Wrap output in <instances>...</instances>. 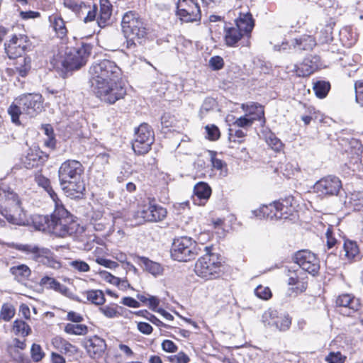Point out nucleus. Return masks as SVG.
<instances>
[{
  "label": "nucleus",
  "mask_w": 363,
  "mask_h": 363,
  "mask_svg": "<svg viewBox=\"0 0 363 363\" xmlns=\"http://www.w3.org/2000/svg\"><path fill=\"white\" fill-rule=\"evenodd\" d=\"M356 101L363 106V81H357L354 84Z\"/></svg>",
  "instance_id": "nucleus-59"
},
{
  "label": "nucleus",
  "mask_w": 363,
  "mask_h": 363,
  "mask_svg": "<svg viewBox=\"0 0 363 363\" xmlns=\"http://www.w3.org/2000/svg\"><path fill=\"white\" fill-rule=\"evenodd\" d=\"M43 110V99L40 94L29 93L19 96L15 103L12 104L8 113L11 116V121L16 125H20L19 116L27 115L33 118Z\"/></svg>",
  "instance_id": "nucleus-4"
},
{
  "label": "nucleus",
  "mask_w": 363,
  "mask_h": 363,
  "mask_svg": "<svg viewBox=\"0 0 363 363\" xmlns=\"http://www.w3.org/2000/svg\"><path fill=\"white\" fill-rule=\"evenodd\" d=\"M16 313L14 306L10 303H4L0 311V319L6 322L11 320Z\"/></svg>",
  "instance_id": "nucleus-48"
},
{
  "label": "nucleus",
  "mask_w": 363,
  "mask_h": 363,
  "mask_svg": "<svg viewBox=\"0 0 363 363\" xmlns=\"http://www.w3.org/2000/svg\"><path fill=\"white\" fill-rule=\"evenodd\" d=\"M291 44L295 48L306 50L312 49L316 45V43L311 35H304L299 38L292 40Z\"/></svg>",
  "instance_id": "nucleus-33"
},
{
  "label": "nucleus",
  "mask_w": 363,
  "mask_h": 363,
  "mask_svg": "<svg viewBox=\"0 0 363 363\" xmlns=\"http://www.w3.org/2000/svg\"><path fill=\"white\" fill-rule=\"evenodd\" d=\"M345 357L340 352H330L325 358L328 363H344Z\"/></svg>",
  "instance_id": "nucleus-61"
},
{
  "label": "nucleus",
  "mask_w": 363,
  "mask_h": 363,
  "mask_svg": "<svg viewBox=\"0 0 363 363\" xmlns=\"http://www.w3.org/2000/svg\"><path fill=\"white\" fill-rule=\"evenodd\" d=\"M35 260L54 269L58 268L60 266V262L54 259L52 252L45 247L40 248Z\"/></svg>",
  "instance_id": "nucleus-28"
},
{
  "label": "nucleus",
  "mask_w": 363,
  "mask_h": 363,
  "mask_svg": "<svg viewBox=\"0 0 363 363\" xmlns=\"http://www.w3.org/2000/svg\"><path fill=\"white\" fill-rule=\"evenodd\" d=\"M194 193L199 199L208 200L211 195V189L206 182H199L194 188Z\"/></svg>",
  "instance_id": "nucleus-41"
},
{
  "label": "nucleus",
  "mask_w": 363,
  "mask_h": 363,
  "mask_svg": "<svg viewBox=\"0 0 363 363\" xmlns=\"http://www.w3.org/2000/svg\"><path fill=\"white\" fill-rule=\"evenodd\" d=\"M207 138L210 140H217L220 135L218 128L215 125H208L206 126Z\"/></svg>",
  "instance_id": "nucleus-58"
},
{
  "label": "nucleus",
  "mask_w": 363,
  "mask_h": 363,
  "mask_svg": "<svg viewBox=\"0 0 363 363\" xmlns=\"http://www.w3.org/2000/svg\"><path fill=\"white\" fill-rule=\"evenodd\" d=\"M162 129L164 132L179 131L182 128V123L174 115L164 113L161 117Z\"/></svg>",
  "instance_id": "nucleus-26"
},
{
  "label": "nucleus",
  "mask_w": 363,
  "mask_h": 363,
  "mask_svg": "<svg viewBox=\"0 0 363 363\" xmlns=\"http://www.w3.org/2000/svg\"><path fill=\"white\" fill-rule=\"evenodd\" d=\"M138 213L145 221L157 222L163 220L166 217L167 210L160 205L150 202Z\"/></svg>",
  "instance_id": "nucleus-17"
},
{
  "label": "nucleus",
  "mask_w": 363,
  "mask_h": 363,
  "mask_svg": "<svg viewBox=\"0 0 363 363\" xmlns=\"http://www.w3.org/2000/svg\"><path fill=\"white\" fill-rule=\"evenodd\" d=\"M201 251L197 242L191 238L182 236L174 240L171 256L179 262H188L194 259Z\"/></svg>",
  "instance_id": "nucleus-8"
},
{
  "label": "nucleus",
  "mask_w": 363,
  "mask_h": 363,
  "mask_svg": "<svg viewBox=\"0 0 363 363\" xmlns=\"http://www.w3.org/2000/svg\"><path fill=\"white\" fill-rule=\"evenodd\" d=\"M50 21L52 23L53 29L55 30L57 35L60 38H63L66 36L67 30L65 26L64 20L57 16H52L50 17Z\"/></svg>",
  "instance_id": "nucleus-38"
},
{
  "label": "nucleus",
  "mask_w": 363,
  "mask_h": 363,
  "mask_svg": "<svg viewBox=\"0 0 363 363\" xmlns=\"http://www.w3.org/2000/svg\"><path fill=\"white\" fill-rule=\"evenodd\" d=\"M51 216L34 215L32 217V223L33 227L43 232L50 231Z\"/></svg>",
  "instance_id": "nucleus-32"
},
{
  "label": "nucleus",
  "mask_w": 363,
  "mask_h": 363,
  "mask_svg": "<svg viewBox=\"0 0 363 363\" xmlns=\"http://www.w3.org/2000/svg\"><path fill=\"white\" fill-rule=\"evenodd\" d=\"M9 211H6L4 215L6 219L11 224L18 225H27L28 220L26 218V215L20 205L14 206L9 208Z\"/></svg>",
  "instance_id": "nucleus-22"
},
{
  "label": "nucleus",
  "mask_w": 363,
  "mask_h": 363,
  "mask_svg": "<svg viewBox=\"0 0 363 363\" xmlns=\"http://www.w3.org/2000/svg\"><path fill=\"white\" fill-rule=\"evenodd\" d=\"M84 2L78 0H64V5L65 7L71 9L72 11H74L77 16L82 7V5Z\"/></svg>",
  "instance_id": "nucleus-55"
},
{
  "label": "nucleus",
  "mask_w": 363,
  "mask_h": 363,
  "mask_svg": "<svg viewBox=\"0 0 363 363\" xmlns=\"http://www.w3.org/2000/svg\"><path fill=\"white\" fill-rule=\"evenodd\" d=\"M241 107L243 111L248 113L247 115L250 117H256L257 120L264 117V108L258 104L254 102L246 104H243Z\"/></svg>",
  "instance_id": "nucleus-39"
},
{
  "label": "nucleus",
  "mask_w": 363,
  "mask_h": 363,
  "mask_svg": "<svg viewBox=\"0 0 363 363\" xmlns=\"http://www.w3.org/2000/svg\"><path fill=\"white\" fill-rule=\"evenodd\" d=\"M121 218V214L119 212L113 213L109 211L94 210L91 215L90 224L96 231H111L117 220Z\"/></svg>",
  "instance_id": "nucleus-11"
},
{
  "label": "nucleus",
  "mask_w": 363,
  "mask_h": 363,
  "mask_svg": "<svg viewBox=\"0 0 363 363\" xmlns=\"http://www.w3.org/2000/svg\"><path fill=\"white\" fill-rule=\"evenodd\" d=\"M135 314L147 319L152 323L155 324L157 326L160 327V326L164 325V323L160 320H159L156 316L151 314L146 310H142V311H137V312H135Z\"/></svg>",
  "instance_id": "nucleus-53"
},
{
  "label": "nucleus",
  "mask_w": 363,
  "mask_h": 363,
  "mask_svg": "<svg viewBox=\"0 0 363 363\" xmlns=\"http://www.w3.org/2000/svg\"><path fill=\"white\" fill-rule=\"evenodd\" d=\"M83 346L89 356L92 359L101 358L106 350L105 340L97 335L85 339Z\"/></svg>",
  "instance_id": "nucleus-16"
},
{
  "label": "nucleus",
  "mask_w": 363,
  "mask_h": 363,
  "mask_svg": "<svg viewBox=\"0 0 363 363\" xmlns=\"http://www.w3.org/2000/svg\"><path fill=\"white\" fill-rule=\"evenodd\" d=\"M276 203L275 201L269 204V205H263L259 208L257 210L252 211V214L253 216L259 218H269L271 220L276 219L278 220L277 213L275 210Z\"/></svg>",
  "instance_id": "nucleus-29"
},
{
  "label": "nucleus",
  "mask_w": 363,
  "mask_h": 363,
  "mask_svg": "<svg viewBox=\"0 0 363 363\" xmlns=\"http://www.w3.org/2000/svg\"><path fill=\"white\" fill-rule=\"evenodd\" d=\"M317 69L316 57H307L301 64L294 65L292 72L298 77H304L309 76Z\"/></svg>",
  "instance_id": "nucleus-23"
},
{
  "label": "nucleus",
  "mask_w": 363,
  "mask_h": 363,
  "mask_svg": "<svg viewBox=\"0 0 363 363\" xmlns=\"http://www.w3.org/2000/svg\"><path fill=\"white\" fill-rule=\"evenodd\" d=\"M4 194L9 208L21 204L18 195L13 191L9 189L4 191Z\"/></svg>",
  "instance_id": "nucleus-50"
},
{
  "label": "nucleus",
  "mask_w": 363,
  "mask_h": 363,
  "mask_svg": "<svg viewBox=\"0 0 363 363\" xmlns=\"http://www.w3.org/2000/svg\"><path fill=\"white\" fill-rule=\"evenodd\" d=\"M330 89L329 82L325 81H318L313 84V89L315 96L319 99L325 98Z\"/></svg>",
  "instance_id": "nucleus-45"
},
{
  "label": "nucleus",
  "mask_w": 363,
  "mask_h": 363,
  "mask_svg": "<svg viewBox=\"0 0 363 363\" xmlns=\"http://www.w3.org/2000/svg\"><path fill=\"white\" fill-rule=\"evenodd\" d=\"M341 188L340 179L335 176L329 175L315 183L313 191L320 197H327L337 195Z\"/></svg>",
  "instance_id": "nucleus-14"
},
{
  "label": "nucleus",
  "mask_w": 363,
  "mask_h": 363,
  "mask_svg": "<svg viewBox=\"0 0 363 363\" xmlns=\"http://www.w3.org/2000/svg\"><path fill=\"white\" fill-rule=\"evenodd\" d=\"M255 293L257 297L264 300H268L272 297V292L269 287L258 286L255 290Z\"/></svg>",
  "instance_id": "nucleus-56"
},
{
  "label": "nucleus",
  "mask_w": 363,
  "mask_h": 363,
  "mask_svg": "<svg viewBox=\"0 0 363 363\" xmlns=\"http://www.w3.org/2000/svg\"><path fill=\"white\" fill-rule=\"evenodd\" d=\"M262 322L267 328L279 331H286L290 328L291 319L288 314L269 308L263 313Z\"/></svg>",
  "instance_id": "nucleus-12"
},
{
  "label": "nucleus",
  "mask_w": 363,
  "mask_h": 363,
  "mask_svg": "<svg viewBox=\"0 0 363 363\" xmlns=\"http://www.w3.org/2000/svg\"><path fill=\"white\" fill-rule=\"evenodd\" d=\"M225 42L228 46H235L245 35L235 26L226 25L224 28Z\"/></svg>",
  "instance_id": "nucleus-27"
},
{
  "label": "nucleus",
  "mask_w": 363,
  "mask_h": 363,
  "mask_svg": "<svg viewBox=\"0 0 363 363\" xmlns=\"http://www.w3.org/2000/svg\"><path fill=\"white\" fill-rule=\"evenodd\" d=\"M13 331L17 335L26 337L31 333V328L24 320L16 319L13 323Z\"/></svg>",
  "instance_id": "nucleus-42"
},
{
  "label": "nucleus",
  "mask_w": 363,
  "mask_h": 363,
  "mask_svg": "<svg viewBox=\"0 0 363 363\" xmlns=\"http://www.w3.org/2000/svg\"><path fill=\"white\" fill-rule=\"evenodd\" d=\"M345 257L350 261L355 260L359 257V249L356 242L347 240L344 242Z\"/></svg>",
  "instance_id": "nucleus-36"
},
{
  "label": "nucleus",
  "mask_w": 363,
  "mask_h": 363,
  "mask_svg": "<svg viewBox=\"0 0 363 363\" xmlns=\"http://www.w3.org/2000/svg\"><path fill=\"white\" fill-rule=\"evenodd\" d=\"M39 284L41 286L47 289L54 290L68 297H69L72 294L68 287L62 284L53 277L45 276L41 278Z\"/></svg>",
  "instance_id": "nucleus-24"
},
{
  "label": "nucleus",
  "mask_w": 363,
  "mask_h": 363,
  "mask_svg": "<svg viewBox=\"0 0 363 363\" xmlns=\"http://www.w3.org/2000/svg\"><path fill=\"white\" fill-rule=\"evenodd\" d=\"M140 260L145 269L153 276L157 277L162 274L163 268L160 264L144 257H140Z\"/></svg>",
  "instance_id": "nucleus-35"
},
{
  "label": "nucleus",
  "mask_w": 363,
  "mask_h": 363,
  "mask_svg": "<svg viewBox=\"0 0 363 363\" xmlns=\"http://www.w3.org/2000/svg\"><path fill=\"white\" fill-rule=\"evenodd\" d=\"M235 26L245 35H248L255 26L252 14L248 11L246 13H240L239 17L235 20Z\"/></svg>",
  "instance_id": "nucleus-25"
},
{
  "label": "nucleus",
  "mask_w": 363,
  "mask_h": 363,
  "mask_svg": "<svg viewBox=\"0 0 363 363\" xmlns=\"http://www.w3.org/2000/svg\"><path fill=\"white\" fill-rule=\"evenodd\" d=\"M211 247H204L206 254L199 258L194 265V272L201 279L211 280L220 277L221 262L218 255L211 252Z\"/></svg>",
  "instance_id": "nucleus-6"
},
{
  "label": "nucleus",
  "mask_w": 363,
  "mask_h": 363,
  "mask_svg": "<svg viewBox=\"0 0 363 363\" xmlns=\"http://www.w3.org/2000/svg\"><path fill=\"white\" fill-rule=\"evenodd\" d=\"M224 61L220 56H213L209 60V66L213 70H220L223 67Z\"/></svg>",
  "instance_id": "nucleus-62"
},
{
  "label": "nucleus",
  "mask_w": 363,
  "mask_h": 363,
  "mask_svg": "<svg viewBox=\"0 0 363 363\" xmlns=\"http://www.w3.org/2000/svg\"><path fill=\"white\" fill-rule=\"evenodd\" d=\"M46 158L47 156L39 150H30L26 155L25 163L28 168H31L43 163Z\"/></svg>",
  "instance_id": "nucleus-31"
},
{
  "label": "nucleus",
  "mask_w": 363,
  "mask_h": 363,
  "mask_svg": "<svg viewBox=\"0 0 363 363\" xmlns=\"http://www.w3.org/2000/svg\"><path fill=\"white\" fill-rule=\"evenodd\" d=\"M295 262L305 272L315 275L320 269L316 255L308 250H301L295 255Z\"/></svg>",
  "instance_id": "nucleus-15"
},
{
  "label": "nucleus",
  "mask_w": 363,
  "mask_h": 363,
  "mask_svg": "<svg viewBox=\"0 0 363 363\" xmlns=\"http://www.w3.org/2000/svg\"><path fill=\"white\" fill-rule=\"evenodd\" d=\"M91 52V46L89 44L82 43L78 47L67 48L62 65L67 70L79 69L86 63Z\"/></svg>",
  "instance_id": "nucleus-9"
},
{
  "label": "nucleus",
  "mask_w": 363,
  "mask_h": 363,
  "mask_svg": "<svg viewBox=\"0 0 363 363\" xmlns=\"http://www.w3.org/2000/svg\"><path fill=\"white\" fill-rule=\"evenodd\" d=\"M26 38L14 35L8 43H5V51L10 59L21 57L27 46Z\"/></svg>",
  "instance_id": "nucleus-18"
},
{
  "label": "nucleus",
  "mask_w": 363,
  "mask_h": 363,
  "mask_svg": "<svg viewBox=\"0 0 363 363\" xmlns=\"http://www.w3.org/2000/svg\"><path fill=\"white\" fill-rule=\"evenodd\" d=\"M64 330L69 335H84L88 333V327L84 324L67 323L65 325Z\"/></svg>",
  "instance_id": "nucleus-44"
},
{
  "label": "nucleus",
  "mask_w": 363,
  "mask_h": 363,
  "mask_svg": "<svg viewBox=\"0 0 363 363\" xmlns=\"http://www.w3.org/2000/svg\"><path fill=\"white\" fill-rule=\"evenodd\" d=\"M84 168L77 160H67L59 168L58 176L60 185L67 196L71 199L82 198L85 191V184L82 179Z\"/></svg>",
  "instance_id": "nucleus-2"
},
{
  "label": "nucleus",
  "mask_w": 363,
  "mask_h": 363,
  "mask_svg": "<svg viewBox=\"0 0 363 363\" xmlns=\"http://www.w3.org/2000/svg\"><path fill=\"white\" fill-rule=\"evenodd\" d=\"M177 9V16L184 22H198L201 18L200 7L196 0H179Z\"/></svg>",
  "instance_id": "nucleus-13"
},
{
  "label": "nucleus",
  "mask_w": 363,
  "mask_h": 363,
  "mask_svg": "<svg viewBox=\"0 0 363 363\" xmlns=\"http://www.w3.org/2000/svg\"><path fill=\"white\" fill-rule=\"evenodd\" d=\"M256 120H257V118L250 117L249 115L246 114L244 116L237 118L233 124L238 127L247 128L251 126Z\"/></svg>",
  "instance_id": "nucleus-52"
},
{
  "label": "nucleus",
  "mask_w": 363,
  "mask_h": 363,
  "mask_svg": "<svg viewBox=\"0 0 363 363\" xmlns=\"http://www.w3.org/2000/svg\"><path fill=\"white\" fill-rule=\"evenodd\" d=\"M10 272L19 282L27 280L31 274V270L26 264L13 266L10 268Z\"/></svg>",
  "instance_id": "nucleus-34"
},
{
  "label": "nucleus",
  "mask_w": 363,
  "mask_h": 363,
  "mask_svg": "<svg viewBox=\"0 0 363 363\" xmlns=\"http://www.w3.org/2000/svg\"><path fill=\"white\" fill-rule=\"evenodd\" d=\"M349 203L355 211H363V191L351 194Z\"/></svg>",
  "instance_id": "nucleus-46"
},
{
  "label": "nucleus",
  "mask_w": 363,
  "mask_h": 363,
  "mask_svg": "<svg viewBox=\"0 0 363 363\" xmlns=\"http://www.w3.org/2000/svg\"><path fill=\"white\" fill-rule=\"evenodd\" d=\"M77 223L65 209L61 201L55 202V211L51 215L50 233L57 237H66L74 234L77 231Z\"/></svg>",
  "instance_id": "nucleus-5"
},
{
  "label": "nucleus",
  "mask_w": 363,
  "mask_h": 363,
  "mask_svg": "<svg viewBox=\"0 0 363 363\" xmlns=\"http://www.w3.org/2000/svg\"><path fill=\"white\" fill-rule=\"evenodd\" d=\"M121 26L126 39L125 48L128 50H135L137 43L143 44L148 38L149 28L143 19L133 11L124 14Z\"/></svg>",
  "instance_id": "nucleus-3"
},
{
  "label": "nucleus",
  "mask_w": 363,
  "mask_h": 363,
  "mask_svg": "<svg viewBox=\"0 0 363 363\" xmlns=\"http://www.w3.org/2000/svg\"><path fill=\"white\" fill-rule=\"evenodd\" d=\"M69 267L75 272L80 273L88 272L90 270L89 265L84 261L80 259H76L71 261Z\"/></svg>",
  "instance_id": "nucleus-51"
},
{
  "label": "nucleus",
  "mask_w": 363,
  "mask_h": 363,
  "mask_svg": "<svg viewBox=\"0 0 363 363\" xmlns=\"http://www.w3.org/2000/svg\"><path fill=\"white\" fill-rule=\"evenodd\" d=\"M169 361L170 363H189L190 358L184 352H179L177 354L169 356Z\"/></svg>",
  "instance_id": "nucleus-57"
},
{
  "label": "nucleus",
  "mask_w": 363,
  "mask_h": 363,
  "mask_svg": "<svg viewBox=\"0 0 363 363\" xmlns=\"http://www.w3.org/2000/svg\"><path fill=\"white\" fill-rule=\"evenodd\" d=\"M99 311L106 317H107L108 318H115L118 315V312L117 311L116 307H114L112 306H105L103 307H100Z\"/></svg>",
  "instance_id": "nucleus-60"
},
{
  "label": "nucleus",
  "mask_w": 363,
  "mask_h": 363,
  "mask_svg": "<svg viewBox=\"0 0 363 363\" xmlns=\"http://www.w3.org/2000/svg\"><path fill=\"white\" fill-rule=\"evenodd\" d=\"M245 136V133L242 130L229 129V139L231 141L241 143Z\"/></svg>",
  "instance_id": "nucleus-63"
},
{
  "label": "nucleus",
  "mask_w": 363,
  "mask_h": 363,
  "mask_svg": "<svg viewBox=\"0 0 363 363\" xmlns=\"http://www.w3.org/2000/svg\"><path fill=\"white\" fill-rule=\"evenodd\" d=\"M86 301L95 305H102L105 302L104 294L99 289L87 290L82 293Z\"/></svg>",
  "instance_id": "nucleus-37"
},
{
  "label": "nucleus",
  "mask_w": 363,
  "mask_h": 363,
  "mask_svg": "<svg viewBox=\"0 0 363 363\" xmlns=\"http://www.w3.org/2000/svg\"><path fill=\"white\" fill-rule=\"evenodd\" d=\"M288 284L295 286L292 289L297 294L302 293L307 289V276L301 270L289 271Z\"/></svg>",
  "instance_id": "nucleus-20"
},
{
  "label": "nucleus",
  "mask_w": 363,
  "mask_h": 363,
  "mask_svg": "<svg viewBox=\"0 0 363 363\" xmlns=\"http://www.w3.org/2000/svg\"><path fill=\"white\" fill-rule=\"evenodd\" d=\"M211 162L213 169L220 171V175L225 177L228 174L227 164L216 157V152L210 151Z\"/></svg>",
  "instance_id": "nucleus-43"
},
{
  "label": "nucleus",
  "mask_w": 363,
  "mask_h": 363,
  "mask_svg": "<svg viewBox=\"0 0 363 363\" xmlns=\"http://www.w3.org/2000/svg\"><path fill=\"white\" fill-rule=\"evenodd\" d=\"M155 140L152 128L147 123L140 124L135 131L132 148L137 155H145L151 149Z\"/></svg>",
  "instance_id": "nucleus-10"
},
{
  "label": "nucleus",
  "mask_w": 363,
  "mask_h": 363,
  "mask_svg": "<svg viewBox=\"0 0 363 363\" xmlns=\"http://www.w3.org/2000/svg\"><path fill=\"white\" fill-rule=\"evenodd\" d=\"M97 11L96 5L87 4L84 2L78 17L83 18L85 23L96 19L98 26L104 28L109 24L112 13V6L108 0H100V11L96 18Z\"/></svg>",
  "instance_id": "nucleus-7"
},
{
  "label": "nucleus",
  "mask_w": 363,
  "mask_h": 363,
  "mask_svg": "<svg viewBox=\"0 0 363 363\" xmlns=\"http://www.w3.org/2000/svg\"><path fill=\"white\" fill-rule=\"evenodd\" d=\"M337 306L341 307V313L346 315L351 314L359 310V301L350 294H342L339 296L336 300Z\"/></svg>",
  "instance_id": "nucleus-19"
},
{
  "label": "nucleus",
  "mask_w": 363,
  "mask_h": 363,
  "mask_svg": "<svg viewBox=\"0 0 363 363\" xmlns=\"http://www.w3.org/2000/svg\"><path fill=\"white\" fill-rule=\"evenodd\" d=\"M275 203L278 219H286L295 211L294 199L292 196L275 201Z\"/></svg>",
  "instance_id": "nucleus-21"
},
{
  "label": "nucleus",
  "mask_w": 363,
  "mask_h": 363,
  "mask_svg": "<svg viewBox=\"0 0 363 363\" xmlns=\"http://www.w3.org/2000/svg\"><path fill=\"white\" fill-rule=\"evenodd\" d=\"M15 248L19 251L26 252L28 255H32L33 259H35L36 255H38L41 247L33 245L16 244L15 245Z\"/></svg>",
  "instance_id": "nucleus-49"
},
{
  "label": "nucleus",
  "mask_w": 363,
  "mask_h": 363,
  "mask_svg": "<svg viewBox=\"0 0 363 363\" xmlns=\"http://www.w3.org/2000/svg\"><path fill=\"white\" fill-rule=\"evenodd\" d=\"M35 181L39 186L45 189V190L48 193L54 203L56 202L57 201H60L57 194L52 190V187L50 186V181L48 178L43 176L41 174H37L35 177Z\"/></svg>",
  "instance_id": "nucleus-40"
},
{
  "label": "nucleus",
  "mask_w": 363,
  "mask_h": 363,
  "mask_svg": "<svg viewBox=\"0 0 363 363\" xmlns=\"http://www.w3.org/2000/svg\"><path fill=\"white\" fill-rule=\"evenodd\" d=\"M121 68L113 61L102 60L94 62L89 70V80L95 95L109 104L116 103L125 95L121 82Z\"/></svg>",
  "instance_id": "nucleus-1"
},
{
  "label": "nucleus",
  "mask_w": 363,
  "mask_h": 363,
  "mask_svg": "<svg viewBox=\"0 0 363 363\" xmlns=\"http://www.w3.org/2000/svg\"><path fill=\"white\" fill-rule=\"evenodd\" d=\"M265 141L268 146L276 152H279L283 147L281 141L272 133L266 135Z\"/></svg>",
  "instance_id": "nucleus-47"
},
{
  "label": "nucleus",
  "mask_w": 363,
  "mask_h": 363,
  "mask_svg": "<svg viewBox=\"0 0 363 363\" xmlns=\"http://www.w3.org/2000/svg\"><path fill=\"white\" fill-rule=\"evenodd\" d=\"M216 105V101L211 98L206 99L201 107L200 113L201 115L206 114L209 111L212 110Z\"/></svg>",
  "instance_id": "nucleus-64"
},
{
  "label": "nucleus",
  "mask_w": 363,
  "mask_h": 363,
  "mask_svg": "<svg viewBox=\"0 0 363 363\" xmlns=\"http://www.w3.org/2000/svg\"><path fill=\"white\" fill-rule=\"evenodd\" d=\"M52 343L56 349L66 354H69L73 355L77 354L78 352V349L76 346L72 345L61 337H54L52 340Z\"/></svg>",
  "instance_id": "nucleus-30"
},
{
  "label": "nucleus",
  "mask_w": 363,
  "mask_h": 363,
  "mask_svg": "<svg viewBox=\"0 0 363 363\" xmlns=\"http://www.w3.org/2000/svg\"><path fill=\"white\" fill-rule=\"evenodd\" d=\"M30 354L33 360L36 362H40L45 356L40 345L35 343L33 344L31 347Z\"/></svg>",
  "instance_id": "nucleus-54"
}]
</instances>
